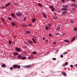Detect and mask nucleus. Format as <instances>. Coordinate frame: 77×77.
Returning a JSON list of instances; mask_svg holds the SVG:
<instances>
[{"instance_id":"obj_38","label":"nucleus","mask_w":77,"mask_h":77,"mask_svg":"<svg viewBox=\"0 0 77 77\" xmlns=\"http://www.w3.org/2000/svg\"><path fill=\"white\" fill-rule=\"evenodd\" d=\"M53 59L54 60H56V58H53Z\"/></svg>"},{"instance_id":"obj_60","label":"nucleus","mask_w":77,"mask_h":77,"mask_svg":"<svg viewBox=\"0 0 77 77\" xmlns=\"http://www.w3.org/2000/svg\"><path fill=\"white\" fill-rule=\"evenodd\" d=\"M54 14L55 15H56V13H54Z\"/></svg>"},{"instance_id":"obj_63","label":"nucleus","mask_w":77,"mask_h":77,"mask_svg":"<svg viewBox=\"0 0 77 77\" xmlns=\"http://www.w3.org/2000/svg\"><path fill=\"white\" fill-rule=\"evenodd\" d=\"M64 35V34H63V35H63V36Z\"/></svg>"},{"instance_id":"obj_49","label":"nucleus","mask_w":77,"mask_h":77,"mask_svg":"<svg viewBox=\"0 0 77 77\" xmlns=\"http://www.w3.org/2000/svg\"><path fill=\"white\" fill-rule=\"evenodd\" d=\"M72 11H74L75 10V8H73L72 9Z\"/></svg>"},{"instance_id":"obj_45","label":"nucleus","mask_w":77,"mask_h":77,"mask_svg":"<svg viewBox=\"0 0 77 77\" xmlns=\"http://www.w3.org/2000/svg\"><path fill=\"white\" fill-rule=\"evenodd\" d=\"M26 19V17H25L24 18V21H25Z\"/></svg>"},{"instance_id":"obj_4","label":"nucleus","mask_w":77,"mask_h":77,"mask_svg":"<svg viewBox=\"0 0 77 77\" xmlns=\"http://www.w3.org/2000/svg\"><path fill=\"white\" fill-rule=\"evenodd\" d=\"M16 15L17 17H21L22 15V14L21 13H17L16 14Z\"/></svg>"},{"instance_id":"obj_23","label":"nucleus","mask_w":77,"mask_h":77,"mask_svg":"<svg viewBox=\"0 0 77 77\" xmlns=\"http://www.w3.org/2000/svg\"><path fill=\"white\" fill-rule=\"evenodd\" d=\"M32 54H36V52L34 51L32 52Z\"/></svg>"},{"instance_id":"obj_59","label":"nucleus","mask_w":77,"mask_h":77,"mask_svg":"<svg viewBox=\"0 0 77 77\" xmlns=\"http://www.w3.org/2000/svg\"><path fill=\"white\" fill-rule=\"evenodd\" d=\"M1 19H2V21H3V18H1Z\"/></svg>"},{"instance_id":"obj_1","label":"nucleus","mask_w":77,"mask_h":77,"mask_svg":"<svg viewBox=\"0 0 77 77\" xmlns=\"http://www.w3.org/2000/svg\"><path fill=\"white\" fill-rule=\"evenodd\" d=\"M17 68L18 69H20V65H18L17 64H14L13 66V68H14V69H17Z\"/></svg>"},{"instance_id":"obj_5","label":"nucleus","mask_w":77,"mask_h":77,"mask_svg":"<svg viewBox=\"0 0 77 77\" xmlns=\"http://www.w3.org/2000/svg\"><path fill=\"white\" fill-rule=\"evenodd\" d=\"M72 6H74L75 8H77V4H73L72 5Z\"/></svg>"},{"instance_id":"obj_54","label":"nucleus","mask_w":77,"mask_h":77,"mask_svg":"<svg viewBox=\"0 0 77 77\" xmlns=\"http://www.w3.org/2000/svg\"><path fill=\"white\" fill-rule=\"evenodd\" d=\"M71 1H72V2H75V0H71Z\"/></svg>"},{"instance_id":"obj_34","label":"nucleus","mask_w":77,"mask_h":77,"mask_svg":"<svg viewBox=\"0 0 77 77\" xmlns=\"http://www.w3.org/2000/svg\"><path fill=\"white\" fill-rule=\"evenodd\" d=\"M43 16L44 18H47V16H46V15H45V14L43 15Z\"/></svg>"},{"instance_id":"obj_31","label":"nucleus","mask_w":77,"mask_h":77,"mask_svg":"<svg viewBox=\"0 0 77 77\" xmlns=\"http://www.w3.org/2000/svg\"><path fill=\"white\" fill-rule=\"evenodd\" d=\"M53 44H54V45H55V44H56V42H53Z\"/></svg>"},{"instance_id":"obj_52","label":"nucleus","mask_w":77,"mask_h":77,"mask_svg":"<svg viewBox=\"0 0 77 77\" xmlns=\"http://www.w3.org/2000/svg\"><path fill=\"white\" fill-rule=\"evenodd\" d=\"M61 2H65V1H64L63 0H62L61 1Z\"/></svg>"},{"instance_id":"obj_17","label":"nucleus","mask_w":77,"mask_h":77,"mask_svg":"<svg viewBox=\"0 0 77 77\" xmlns=\"http://www.w3.org/2000/svg\"><path fill=\"white\" fill-rule=\"evenodd\" d=\"M60 29V27H58L56 29V30L59 31Z\"/></svg>"},{"instance_id":"obj_61","label":"nucleus","mask_w":77,"mask_h":77,"mask_svg":"<svg viewBox=\"0 0 77 77\" xmlns=\"http://www.w3.org/2000/svg\"><path fill=\"white\" fill-rule=\"evenodd\" d=\"M68 42L69 43V41H68Z\"/></svg>"},{"instance_id":"obj_15","label":"nucleus","mask_w":77,"mask_h":77,"mask_svg":"<svg viewBox=\"0 0 77 77\" xmlns=\"http://www.w3.org/2000/svg\"><path fill=\"white\" fill-rule=\"evenodd\" d=\"M75 40V37H74L71 40V42H73V41H74Z\"/></svg>"},{"instance_id":"obj_48","label":"nucleus","mask_w":77,"mask_h":77,"mask_svg":"<svg viewBox=\"0 0 77 77\" xmlns=\"http://www.w3.org/2000/svg\"><path fill=\"white\" fill-rule=\"evenodd\" d=\"M60 57H61V58L63 57V55H61Z\"/></svg>"},{"instance_id":"obj_35","label":"nucleus","mask_w":77,"mask_h":77,"mask_svg":"<svg viewBox=\"0 0 77 77\" xmlns=\"http://www.w3.org/2000/svg\"><path fill=\"white\" fill-rule=\"evenodd\" d=\"M13 69H14L13 68V67H11L10 68V70H12Z\"/></svg>"},{"instance_id":"obj_11","label":"nucleus","mask_w":77,"mask_h":77,"mask_svg":"<svg viewBox=\"0 0 77 77\" xmlns=\"http://www.w3.org/2000/svg\"><path fill=\"white\" fill-rule=\"evenodd\" d=\"M62 75H64V76H66V74L65 73V72H62Z\"/></svg>"},{"instance_id":"obj_3","label":"nucleus","mask_w":77,"mask_h":77,"mask_svg":"<svg viewBox=\"0 0 77 77\" xmlns=\"http://www.w3.org/2000/svg\"><path fill=\"white\" fill-rule=\"evenodd\" d=\"M15 50L17 51H18V52H21L22 50L20 48H15Z\"/></svg>"},{"instance_id":"obj_56","label":"nucleus","mask_w":77,"mask_h":77,"mask_svg":"<svg viewBox=\"0 0 77 77\" xmlns=\"http://www.w3.org/2000/svg\"><path fill=\"white\" fill-rule=\"evenodd\" d=\"M42 14L43 15H44L45 14H44V13H42Z\"/></svg>"},{"instance_id":"obj_53","label":"nucleus","mask_w":77,"mask_h":77,"mask_svg":"<svg viewBox=\"0 0 77 77\" xmlns=\"http://www.w3.org/2000/svg\"><path fill=\"white\" fill-rule=\"evenodd\" d=\"M74 66H77V64L75 65Z\"/></svg>"},{"instance_id":"obj_20","label":"nucleus","mask_w":77,"mask_h":77,"mask_svg":"<svg viewBox=\"0 0 77 77\" xmlns=\"http://www.w3.org/2000/svg\"><path fill=\"white\" fill-rule=\"evenodd\" d=\"M18 53L17 52H14V55H15L16 56L17 55H18Z\"/></svg>"},{"instance_id":"obj_25","label":"nucleus","mask_w":77,"mask_h":77,"mask_svg":"<svg viewBox=\"0 0 77 77\" xmlns=\"http://www.w3.org/2000/svg\"><path fill=\"white\" fill-rule=\"evenodd\" d=\"M8 20H12V18H11V17H9L8 18Z\"/></svg>"},{"instance_id":"obj_14","label":"nucleus","mask_w":77,"mask_h":77,"mask_svg":"<svg viewBox=\"0 0 77 77\" xmlns=\"http://www.w3.org/2000/svg\"><path fill=\"white\" fill-rule=\"evenodd\" d=\"M9 5H10V3H8L7 4H6L5 5V6H9Z\"/></svg>"},{"instance_id":"obj_30","label":"nucleus","mask_w":77,"mask_h":77,"mask_svg":"<svg viewBox=\"0 0 77 77\" xmlns=\"http://www.w3.org/2000/svg\"><path fill=\"white\" fill-rule=\"evenodd\" d=\"M12 43V42H11V41H9V44H11Z\"/></svg>"},{"instance_id":"obj_36","label":"nucleus","mask_w":77,"mask_h":77,"mask_svg":"<svg viewBox=\"0 0 77 77\" xmlns=\"http://www.w3.org/2000/svg\"><path fill=\"white\" fill-rule=\"evenodd\" d=\"M59 35V33H56L55 34V35H56V36H57V35Z\"/></svg>"},{"instance_id":"obj_6","label":"nucleus","mask_w":77,"mask_h":77,"mask_svg":"<svg viewBox=\"0 0 77 77\" xmlns=\"http://www.w3.org/2000/svg\"><path fill=\"white\" fill-rule=\"evenodd\" d=\"M57 18H58L57 17H56V16H54V17H52V18L54 20H57Z\"/></svg>"},{"instance_id":"obj_40","label":"nucleus","mask_w":77,"mask_h":77,"mask_svg":"<svg viewBox=\"0 0 77 77\" xmlns=\"http://www.w3.org/2000/svg\"><path fill=\"white\" fill-rule=\"evenodd\" d=\"M29 27H31V26H32V24H29Z\"/></svg>"},{"instance_id":"obj_16","label":"nucleus","mask_w":77,"mask_h":77,"mask_svg":"<svg viewBox=\"0 0 77 77\" xmlns=\"http://www.w3.org/2000/svg\"><path fill=\"white\" fill-rule=\"evenodd\" d=\"M30 66H30V65H27L25 66V67L26 68H30Z\"/></svg>"},{"instance_id":"obj_29","label":"nucleus","mask_w":77,"mask_h":77,"mask_svg":"<svg viewBox=\"0 0 77 77\" xmlns=\"http://www.w3.org/2000/svg\"><path fill=\"white\" fill-rule=\"evenodd\" d=\"M49 8H51V9H52V8H53V6L50 5L49 6Z\"/></svg>"},{"instance_id":"obj_39","label":"nucleus","mask_w":77,"mask_h":77,"mask_svg":"<svg viewBox=\"0 0 77 77\" xmlns=\"http://www.w3.org/2000/svg\"><path fill=\"white\" fill-rule=\"evenodd\" d=\"M67 53H68L67 52H65L64 53H63V54H67Z\"/></svg>"},{"instance_id":"obj_22","label":"nucleus","mask_w":77,"mask_h":77,"mask_svg":"<svg viewBox=\"0 0 77 77\" xmlns=\"http://www.w3.org/2000/svg\"><path fill=\"white\" fill-rule=\"evenodd\" d=\"M26 59V57H23L21 58V59H22V60H24V59Z\"/></svg>"},{"instance_id":"obj_9","label":"nucleus","mask_w":77,"mask_h":77,"mask_svg":"<svg viewBox=\"0 0 77 77\" xmlns=\"http://www.w3.org/2000/svg\"><path fill=\"white\" fill-rule=\"evenodd\" d=\"M68 65V63L67 62H66L65 63V64H63L62 65V66L64 67V66H65V65Z\"/></svg>"},{"instance_id":"obj_12","label":"nucleus","mask_w":77,"mask_h":77,"mask_svg":"<svg viewBox=\"0 0 77 77\" xmlns=\"http://www.w3.org/2000/svg\"><path fill=\"white\" fill-rule=\"evenodd\" d=\"M28 42L30 44H33V42L32 41L29 40L28 41Z\"/></svg>"},{"instance_id":"obj_8","label":"nucleus","mask_w":77,"mask_h":77,"mask_svg":"<svg viewBox=\"0 0 77 77\" xmlns=\"http://www.w3.org/2000/svg\"><path fill=\"white\" fill-rule=\"evenodd\" d=\"M2 66L3 68H5V67H6V64H5L3 63L2 65Z\"/></svg>"},{"instance_id":"obj_37","label":"nucleus","mask_w":77,"mask_h":77,"mask_svg":"<svg viewBox=\"0 0 77 77\" xmlns=\"http://www.w3.org/2000/svg\"><path fill=\"white\" fill-rule=\"evenodd\" d=\"M70 23L71 24H73V23H74V22L72 21H70Z\"/></svg>"},{"instance_id":"obj_43","label":"nucleus","mask_w":77,"mask_h":77,"mask_svg":"<svg viewBox=\"0 0 77 77\" xmlns=\"http://www.w3.org/2000/svg\"><path fill=\"white\" fill-rule=\"evenodd\" d=\"M5 8H6V7H5V6L2 7V8L3 9H5Z\"/></svg>"},{"instance_id":"obj_58","label":"nucleus","mask_w":77,"mask_h":77,"mask_svg":"<svg viewBox=\"0 0 77 77\" xmlns=\"http://www.w3.org/2000/svg\"><path fill=\"white\" fill-rule=\"evenodd\" d=\"M47 41H48V40H46V42H47Z\"/></svg>"},{"instance_id":"obj_26","label":"nucleus","mask_w":77,"mask_h":77,"mask_svg":"<svg viewBox=\"0 0 77 77\" xmlns=\"http://www.w3.org/2000/svg\"><path fill=\"white\" fill-rule=\"evenodd\" d=\"M38 6L40 7H42V5L40 3L38 4Z\"/></svg>"},{"instance_id":"obj_42","label":"nucleus","mask_w":77,"mask_h":77,"mask_svg":"<svg viewBox=\"0 0 77 77\" xmlns=\"http://www.w3.org/2000/svg\"><path fill=\"white\" fill-rule=\"evenodd\" d=\"M26 44L27 45H29V43H27V42H26Z\"/></svg>"},{"instance_id":"obj_13","label":"nucleus","mask_w":77,"mask_h":77,"mask_svg":"<svg viewBox=\"0 0 77 77\" xmlns=\"http://www.w3.org/2000/svg\"><path fill=\"white\" fill-rule=\"evenodd\" d=\"M17 57H18V58H19V59H21V57H22V55H19Z\"/></svg>"},{"instance_id":"obj_64","label":"nucleus","mask_w":77,"mask_h":77,"mask_svg":"<svg viewBox=\"0 0 77 77\" xmlns=\"http://www.w3.org/2000/svg\"><path fill=\"white\" fill-rule=\"evenodd\" d=\"M15 38H16V36L15 37Z\"/></svg>"},{"instance_id":"obj_2","label":"nucleus","mask_w":77,"mask_h":77,"mask_svg":"<svg viewBox=\"0 0 77 77\" xmlns=\"http://www.w3.org/2000/svg\"><path fill=\"white\" fill-rule=\"evenodd\" d=\"M62 7L63 8L61 9V10L62 11L63 10L67 11V10H68V9L66 8H68V6L67 5H65L64 6H63Z\"/></svg>"},{"instance_id":"obj_33","label":"nucleus","mask_w":77,"mask_h":77,"mask_svg":"<svg viewBox=\"0 0 77 77\" xmlns=\"http://www.w3.org/2000/svg\"><path fill=\"white\" fill-rule=\"evenodd\" d=\"M77 30V28L75 27V28H74V30L75 31H76Z\"/></svg>"},{"instance_id":"obj_46","label":"nucleus","mask_w":77,"mask_h":77,"mask_svg":"<svg viewBox=\"0 0 77 77\" xmlns=\"http://www.w3.org/2000/svg\"><path fill=\"white\" fill-rule=\"evenodd\" d=\"M48 26H49L50 27L51 26V25L49 23L48 24Z\"/></svg>"},{"instance_id":"obj_51","label":"nucleus","mask_w":77,"mask_h":77,"mask_svg":"<svg viewBox=\"0 0 77 77\" xmlns=\"http://www.w3.org/2000/svg\"><path fill=\"white\" fill-rule=\"evenodd\" d=\"M49 36H51V34H49Z\"/></svg>"},{"instance_id":"obj_62","label":"nucleus","mask_w":77,"mask_h":77,"mask_svg":"<svg viewBox=\"0 0 77 77\" xmlns=\"http://www.w3.org/2000/svg\"><path fill=\"white\" fill-rule=\"evenodd\" d=\"M24 48H26V46H24Z\"/></svg>"},{"instance_id":"obj_21","label":"nucleus","mask_w":77,"mask_h":77,"mask_svg":"<svg viewBox=\"0 0 77 77\" xmlns=\"http://www.w3.org/2000/svg\"><path fill=\"white\" fill-rule=\"evenodd\" d=\"M11 16H12V17H14H14H15V15H14V14H13V13H12L11 14Z\"/></svg>"},{"instance_id":"obj_19","label":"nucleus","mask_w":77,"mask_h":77,"mask_svg":"<svg viewBox=\"0 0 77 77\" xmlns=\"http://www.w3.org/2000/svg\"><path fill=\"white\" fill-rule=\"evenodd\" d=\"M32 41L34 43H35L36 42L35 41V38H32Z\"/></svg>"},{"instance_id":"obj_27","label":"nucleus","mask_w":77,"mask_h":77,"mask_svg":"<svg viewBox=\"0 0 77 77\" xmlns=\"http://www.w3.org/2000/svg\"><path fill=\"white\" fill-rule=\"evenodd\" d=\"M11 24L13 26H15V24L13 22Z\"/></svg>"},{"instance_id":"obj_44","label":"nucleus","mask_w":77,"mask_h":77,"mask_svg":"<svg viewBox=\"0 0 77 77\" xmlns=\"http://www.w3.org/2000/svg\"><path fill=\"white\" fill-rule=\"evenodd\" d=\"M42 39L43 41H44V39H45V37H43Z\"/></svg>"},{"instance_id":"obj_28","label":"nucleus","mask_w":77,"mask_h":77,"mask_svg":"<svg viewBox=\"0 0 77 77\" xmlns=\"http://www.w3.org/2000/svg\"><path fill=\"white\" fill-rule=\"evenodd\" d=\"M48 26H46L45 27V29L46 30H48Z\"/></svg>"},{"instance_id":"obj_10","label":"nucleus","mask_w":77,"mask_h":77,"mask_svg":"<svg viewBox=\"0 0 77 77\" xmlns=\"http://www.w3.org/2000/svg\"><path fill=\"white\" fill-rule=\"evenodd\" d=\"M21 26H22V27H25L26 26V24H24V23H22L21 24Z\"/></svg>"},{"instance_id":"obj_24","label":"nucleus","mask_w":77,"mask_h":77,"mask_svg":"<svg viewBox=\"0 0 77 77\" xmlns=\"http://www.w3.org/2000/svg\"><path fill=\"white\" fill-rule=\"evenodd\" d=\"M35 20H36V19H35V18L33 19L32 20V22H33V23H34V22H35Z\"/></svg>"},{"instance_id":"obj_18","label":"nucleus","mask_w":77,"mask_h":77,"mask_svg":"<svg viewBox=\"0 0 77 77\" xmlns=\"http://www.w3.org/2000/svg\"><path fill=\"white\" fill-rule=\"evenodd\" d=\"M66 14V11H64L62 13V15H65V14Z\"/></svg>"},{"instance_id":"obj_41","label":"nucleus","mask_w":77,"mask_h":77,"mask_svg":"<svg viewBox=\"0 0 77 77\" xmlns=\"http://www.w3.org/2000/svg\"><path fill=\"white\" fill-rule=\"evenodd\" d=\"M64 41L65 42H68V40H64Z\"/></svg>"},{"instance_id":"obj_47","label":"nucleus","mask_w":77,"mask_h":77,"mask_svg":"<svg viewBox=\"0 0 77 77\" xmlns=\"http://www.w3.org/2000/svg\"><path fill=\"white\" fill-rule=\"evenodd\" d=\"M54 9L53 8H52V11H54Z\"/></svg>"},{"instance_id":"obj_7","label":"nucleus","mask_w":77,"mask_h":77,"mask_svg":"<svg viewBox=\"0 0 77 77\" xmlns=\"http://www.w3.org/2000/svg\"><path fill=\"white\" fill-rule=\"evenodd\" d=\"M30 33V31H26L25 32V33L26 34H29Z\"/></svg>"},{"instance_id":"obj_57","label":"nucleus","mask_w":77,"mask_h":77,"mask_svg":"<svg viewBox=\"0 0 77 77\" xmlns=\"http://www.w3.org/2000/svg\"><path fill=\"white\" fill-rule=\"evenodd\" d=\"M48 29H50V27H48Z\"/></svg>"},{"instance_id":"obj_32","label":"nucleus","mask_w":77,"mask_h":77,"mask_svg":"<svg viewBox=\"0 0 77 77\" xmlns=\"http://www.w3.org/2000/svg\"><path fill=\"white\" fill-rule=\"evenodd\" d=\"M14 5H15V6H18V4L17 3H14Z\"/></svg>"},{"instance_id":"obj_50","label":"nucleus","mask_w":77,"mask_h":77,"mask_svg":"<svg viewBox=\"0 0 77 77\" xmlns=\"http://www.w3.org/2000/svg\"><path fill=\"white\" fill-rule=\"evenodd\" d=\"M70 67H71V68H72V67H73V65H71L70 66Z\"/></svg>"},{"instance_id":"obj_55","label":"nucleus","mask_w":77,"mask_h":77,"mask_svg":"<svg viewBox=\"0 0 77 77\" xmlns=\"http://www.w3.org/2000/svg\"><path fill=\"white\" fill-rule=\"evenodd\" d=\"M30 57H28V59H30Z\"/></svg>"}]
</instances>
